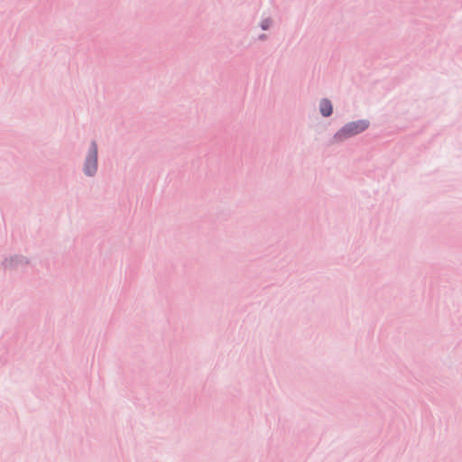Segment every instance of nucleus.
<instances>
[{
  "mask_svg": "<svg viewBox=\"0 0 462 462\" xmlns=\"http://www.w3.org/2000/svg\"><path fill=\"white\" fill-rule=\"evenodd\" d=\"M368 126L369 123L365 120L348 123L335 134V139L337 141H343L364 132L368 128Z\"/></svg>",
  "mask_w": 462,
  "mask_h": 462,
  "instance_id": "1",
  "label": "nucleus"
},
{
  "mask_svg": "<svg viewBox=\"0 0 462 462\" xmlns=\"http://www.w3.org/2000/svg\"><path fill=\"white\" fill-rule=\"evenodd\" d=\"M97 149L95 143H92V148L86 159L84 171L87 175L92 176L97 171Z\"/></svg>",
  "mask_w": 462,
  "mask_h": 462,
  "instance_id": "2",
  "label": "nucleus"
},
{
  "mask_svg": "<svg viewBox=\"0 0 462 462\" xmlns=\"http://www.w3.org/2000/svg\"><path fill=\"white\" fill-rule=\"evenodd\" d=\"M320 113L324 116H329L332 114V104L328 99H322L319 103Z\"/></svg>",
  "mask_w": 462,
  "mask_h": 462,
  "instance_id": "3",
  "label": "nucleus"
},
{
  "mask_svg": "<svg viewBox=\"0 0 462 462\" xmlns=\"http://www.w3.org/2000/svg\"><path fill=\"white\" fill-rule=\"evenodd\" d=\"M270 22L268 20H265L262 23V27L263 30H266L269 27Z\"/></svg>",
  "mask_w": 462,
  "mask_h": 462,
  "instance_id": "4",
  "label": "nucleus"
}]
</instances>
